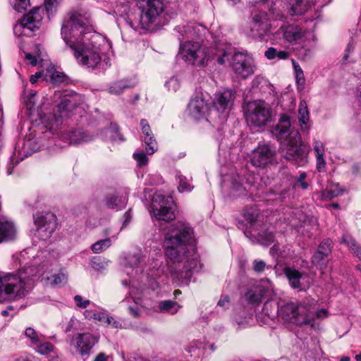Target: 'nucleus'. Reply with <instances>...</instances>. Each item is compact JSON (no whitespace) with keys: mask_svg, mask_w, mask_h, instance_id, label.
Here are the masks:
<instances>
[{"mask_svg":"<svg viewBox=\"0 0 361 361\" xmlns=\"http://www.w3.org/2000/svg\"><path fill=\"white\" fill-rule=\"evenodd\" d=\"M241 178L238 174L226 175L224 177V182H229L231 185V194L233 197H243L249 194L252 195H259L260 192H264V185L261 183H257L259 177L252 174H249L245 178Z\"/></svg>","mask_w":361,"mask_h":361,"instance_id":"obj_10","label":"nucleus"},{"mask_svg":"<svg viewBox=\"0 0 361 361\" xmlns=\"http://www.w3.org/2000/svg\"><path fill=\"white\" fill-rule=\"evenodd\" d=\"M39 148L38 145L33 139H26L24 140L23 145V156L27 157L31 155L34 152L37 151Z\"/></svg>","mask_w":361,"mask_h":361,"instance_id":"obj_47","label":"nucleus"},{"mask_svg":"<svg viewBox=\"0 0 361 361\" xmlns=\"http://www.w3.org/2000/svg\"><path fill=\"white\" fill-rule=\"evenodd\" d=\"M298 114L300 126L302 129H307V124L310 120V112L307 108V102L305 100L300 102Z\"/></svg>","mask_w":361,"mask_h":361,"instance_id":"obj_33","label":"nucleus"},{"mask_svg":"<svg viewBox=\"0 0 361 361\" xmlns=\"http://www.w3.org/2000/svg\"><path fill=\"white\" fill-rule=\"evenodd\" d=\"M65 43L73 51L78 63L88 68H95L99 64L103 56L111 49L109 41L97 32Z\"/></svg>","mask_w":361,"mask_h":361,"instance_id":"obj_3","label":"nucleus"},{"mask_svg":"<svg viewBox=\"0 0 361 361\" xmlns=\"http://www.w3.org/2000/svg\"><path fill=\"white\" fill-rule=\"evenodd\" d=\"M35 235L40 240L49 239L56 228V217L51 212H37L33 216Z\"/></svg>","mask_w":361,"mask_h":361,"instance_id":"obj_14","label":"nucleus"},{"mask_svg":"<svg viewBox=\"0 0 361 361\" xmlns=\"http://www.w3.org/2000/svg\"><path fill=\"white\" fill-rule=\"evenodd\" d=\"M292 64L294 69L296 83L298 86H300L302 88L305 82L303 71L302 70L298 63L296 62L294 59L292 60Z\"/></svg>","mask_w":361,"mask_h":361,"instance_id":"obj_46","label":"nucleus"},{"mask_svg":"<svg viewBox=\"0 0 361 361\" xmlns=\"http://www.w3.org/2000/svg\"><path fill=\"white\" fill-rule=\"evenodd\" d=\"M231 67L236 75L243 79L254 74L256 70V64L253 58L243 52L233 54Z\"/></svg>","mask_w":361,"mask_h":361,"instance_id":"obj_16","label":"nucleus"},{"mask_svg":"<svg viewBox=\"0 0 361 361\" xmlns=\"http://www.w3.org/2000/svg\"><path fill=\"white\" fill-rule=\"evenodd\" d=\"M264 294V289L262 287H257L255 289L249 290L245 293L246 300L252 305H258Z\"/></svg>","mask_w":361,"mask_h":361,"instance_id":"obj_36","label":"nucleus"},{"mask_svg":"<svg viewBox=\"0 0 361 361\" xmlns=\"http://www.w3.org/2000/svg\"><path fill=\"white\" fill-rule=\"evenodd\" d=\"M235 99V92L231 89L219 90L216 92L213 100V107L219 113L226 118L228 112L233 107Z\"/></svg>","mask_w":361,"mask_h":361,"instance_id":"obj_19","label":"nucleus"},{"mask_svg":"<svg viewBox=\"0 0 361 361\" xmlns=\"http://www.w3.org/2000/svg\"><path fill=\"white\" fill-rule=\"evenodd\" d=\"M272 133L280 142L286 159L301 166L307 163V152L302 143L299 132L291 128L289 116L283 114L281 116Z\"/></svg>","mask_w":361,"mask_h":361,"instance_id":"obj_5","label":"nucleus"},{"mask_svg":"<svg viewBox=\"0 0 361 361\" xmlns=\"http://www.w3.org/2000/svg\"><path fill=\"white\" fill-rule=\"evenodd\" d=\"M47 279L50 281V284L58 286L66 283L68 280V276L66 274L60 272L51 277H47Z\"/></svg>","mask_w":361,"mask_h":361,"instance_id":"obj_51","label":"nucleus"},{"mask_svg":"<svg viewBox=\"0 0 361 361\" xmlns=\"http://www.w3.org/2000/svg\"><path fill=\"white\" fill-rule=\"evenodd\" d=\"M230 299L227 295H222L217 302V307H221L223 310L228 309L230 307Z\"/></svg>","mask_w":361,"mask_h":361,"instance_id":"obj_63","label":"nucleus"},{"mask_svg":"<svg viewBox=\"0 0 361 361\" xmlns=\"http://www.w3.org/2000/svg\"><path fill=\"white\" fill-rule=\"evenodd\" d=\"M279 304L277 305L272 300H267L264 304L262 314L273 319L276 314H279Z\"/></svg>","mask_w":361,"mask_h":361,"instance_id":"obj_42","label":"nucleus"},{"mask_svg":"<svg viewBox=\"0 0 361 361\" xmlns=\"http://www.w3.org/2000/svg\"><path fill=\"white\" fill-rule=\"evenodd\" d=\"M306 177V173H301L300 176L297 178L295 182L294 183L293 188H301L302 190L307 189L308 188V183L305 181Z\"/></svg>","mask_w":361,"mask_h":361,"instance_id":"obj_60","label":"nucleus"},{"mask_svg":"<svg viewBox=\"0 0 361 361\" xmlns=\"http://www.w3.org/2000/svg\"><path fill=\"white\" fill-rule=\"evenodd\" d=\"M25 336L30 341L31 345H35L42 341V335L39 334L34 329L27 327L25 331Z\"/></svg>","mask_w":361,"mask_h":361,"instance_id":"obj_48","label":"nucleus"},{"mask_svg":"<svg viewBox=\"0 0 361 361\" xmlns=\"http://www.w3.org/2000/svg\"><path fill=\"white\" fill-rule=\"evenodd\" d=\"M310 303L312 304V307L314 311V320L315 318L322 319L324 318L327 317L328 316V312L324 309H320L315 310L314 306V301L312 300H310Z\"/></svg>","mask_w":361,"mask_h":361,"instance_id":"obj_61","label":"nucleus"},{"mask_svg":"<svg viewBox=\"0 0 361 361\" xmlns=\"http://www.w3.org/2000/svg\"><path fill=\"white\" fill-rule=\"evenodd\" d=\"M243 216L244 219L248 223L252 224L254 223L258 216L257 211L254 208H247L244 210Z\"/></svg>","mask_w":361,"mask_h":361,"instance_id":"obj_54","label":"nucleus"},{"mask_svg":"<svg viewBox=\"0 0 361 361\" xmlns=\"http://www.w3.org/2000/svg\"><path fill=\"white\" fill-rule=\"evenodd\" d=\"M326 257V255H323L322 252L317 250V252H315L312 256V262L315 266L319 267L321 269H322L324 267L326 266L327 262Z\"/></svg>","mask_w":361,"mask_h":361,"instance_id":"obj_52","label":"nucleus"},{"mask_svg":"<svg viewBox=\"0 0 361 361\" xmlns=\"http://www.w3.org/2000/svg\"><path fill=\"white\" fill-rule=\"evenodd\" d=\"M314 311L310 300L301 302L289 301L280 305L279 316L284 321L297 326L309 325L314 327Z\"/></svg>","mask_w":361,"mask_h":361,"instance_id":"obj_9","label":"nucleus"},{"mask_svg":"<svg viewBox=\"0 0 361 361\" xmlns=\"http://www.w3.org/2000/svg\"><path fill=\"white\" fill-rule=\"evenodd\" d=\"M203 30L201 26H194L192 25H187L186 26H178L176 30L178 32L184 39V36L187 38L197 37L200 35V29Z\"/></svg>","mask_w":361,"mask_h":361,"instance_id":"obj_34","label":"nucleus"},{"mask_svg":"<svg viewBox=\"0 0 361 361\" xmlns=\"http://www.w3.org/2000/svg\"><path fill=\"white\" fill-rule=\"evenodd\" d=\"M17 228L8 217H0V243L8 242L16 238Z\"/></svg>","mask_w":361,"mask_h":361,"instance_id":"obj_22","label":"nucleus"},{"mask_svg":"<svg viewBox=\"0 0 361 361\" xmlns=\"http://www.w3.org/2000/svg\"><path fill=\"white\" fill-rule=\"evenodd\" d=\"M157 308L161 313L174 315L182 308V305L171 300H164L158 302Z\"/></svg>","mask_w":361,"mask_h":361,"instance_id":"obj_28","label":"nucleus"},{"mask_svg":"<svg viewBox=\"0 0 361 361\" xmlns=\"http://www.w3.org/2000/svg\"><path fill=\"white\" fill-rule=\"evenodd\" d=\"M85 318L98 321L102 325L106 326L108 314L104 310L101 312L94 310H85L84 312Z\"/></svg>","mask_w":361,"mask_h":361,"instance_id":"obj_41","label":"nucleus"},{"mask_svg":"<svg viewBox=\"0 0 361 361\" xmlns=\"http://www.w3.org/2000/svg\"><path fill=\"white\" fill-rule=\"evenodd\" d=\"M332 241L330 239L323 240L319 247L318 250L322 252L323 255L328 256L331 252Z\"/></svg>","mask_w":361,"mask_h":361,"instance_id":"obj_58","label":"nucleus"},{"mask_svg":"<svg viewBox=\"0 0 361 361\" xmlns=\"http://www.w3.org/2000/svg\"><path fill=\"white\" fill-rule=\"evenodd\" d=\"M252 87L253 88H257L262 92L267 91H271L273 86L264 77L257 75L252 82Z\"/></svg>","mask_w":361,"mask_h":361,"instance_id":"obj_43","label":"nucleus"},{"mask_svg":"<svg viewBox=\"0 0 361 361\" xmlns=\"http://www.w3.org/2000/svg\"><path fill=\"white\" fill-rule=\"evenodd\" d=\"M35 51H37L36 55H34L31 53H27L25 54V60L27 61V62L29 64H30L33 66H36L38 63V61L39 59H42L41 56H40V46L39 45L36 46Z\"/></svg>","mask_w":361,"mask_h":361,"instance_id":"obj_56","label":"nucleus"},{"mask_svg":"<svg viewBox=\"0 0 361 361\" xmlns=\"http://www.w3.org/2000/svg\"><path fill=\"white\" fill-rule=\"evenodd\" d=\"M161 262L158 259L156 260L155 264L150 269L149 272L147 273V275L152 277H157L160 275L159 268L161 267Z\"/></svg>","mask_w":361,"mask_h":361,"instance_id":"obj_62","label":"nucleus"},{"mask_svg":"<svg viewBox=\"0 0 361 361\" xmlns=\"http://www.w3.org/2000/svg\"><path fill=\"white\" fill-rule=\"evenodd\" d=\"M344 190L338 183H330L325 190L322 192L323 200H331L343 195Z\"/></svg>","mask_w":361,"mask_h":361,"instance_id":"obj_32","label":"nucleus"},{"mask_svg":"<svg viewBox=\"0 0 361 361\" xmlns=\"http://www.w3.org/2000/svg\"><path fill=\"white\" fill-rule=\"evenodd\" d=\"M231 44L219 43L209 47L202 46L198 42L186 41L180 44V55L189 64L206 66L213 61L224 64L233 54Z\"/></svg>","mask_w":361,"mask_h":361,"instance_id":"obj_4","label":"nucleus"},{"mask_svg":"<svg viewBox=\"0 0 361 361\" xmlns=\"http://www.w3.org/2000/svg\"><path fill=\"white\" fill-rule=\"evenodd\" d=\"M45 78L54 85H60L67 83L66 76L61 72L57 71L54 67L47 69Z\"/></svg>","mask_w":361,"mask_h":361,"instance_id":"obj_30","label":"nucleus"},{"mask_svg":"<svg viewBox=\"0 0 361 361\" xmlns=\"http://www.w3.org/2000/svg\"><path fill=\"white\" fill-rule=\"evenodd\" d=\"M244 233L252 241L255 240L256 242L266 246L269 245L274 240L273 233L271 231L264 230V228H262L260 231H258L255 228H252L250 230H246Z\"/></svg>","mask_w":361,"mask_h":361,"instance_id":"obj_25","label":"nucleus"},{"mask_svg":"<svg viewBox=\"0 0 361 361\" xmlns=\"http://www.w3.org/2000/svg\"><path fill=\"white\" fill-rule=\"evenodd\" d=\"M307 10V4L303 0H286L287 15L298 16L303 15Z\"/></svg>","mask_w":361,"mask_h":361,"instance_id":"obj_26","label":"nucleus"},{"mask_svg":"<svg viewBox=\"0 0 361 361\" xmlns=\"http://www.w3.org/2000/svg\"><path fill=\"white\" fill-rule=\"evenodd\" d=\"M283 273L293 289L302 290L306 286L305 279L307 278L306 274L290 266H285L283 268Z\"/></svg>","mask_w":361,"mask_h":361,"instance_id":"obj_21","label":"nucleus"},{"mask_svg":"<svg viewBox=\"0 0 361 361\" xmlns=\"http://www.w3.org/2000/svg\"><path fill=\"white\" fill-rule=\"evenodd\" d=\"M94 30L91 15L84 8L71 11L62 23L61 35L64 42L73 39L83 37L87 33L92 35Z\"/></svg>","mask_w":361,"mask_h":361,"instance_id":"obj_8","label":"nucleus"},{"mask_svg":"<svg viewBox=\"0 0 361 361\" xmlns=\"http://www.w3.org/2000/svg\"><path fill=\"white\" fill-rule=\"evenodd\" d=\"M138 23L142 30L154 32L166 25L176 15L162 0H142L139 5Z\"/></svg>","mask_w":361,"mask_h":361,"instance_id":"obj_7","label":"nucleus"},{"mask_svg":"<svg viewBox=\"0 0 361 361\" xmlns=\"http://www.w3.org/2000/svg\"><path fill=\"white\" fill-rule=\"evenodd\" d=\"M271 28L268 13L259 6H255L247 23L246 34L252 38L262 40L270 35Z\"/></svg>","mask_w":361,"mask_h":361,"instance_id":"obj_11","label":"nucleus"},{"mask_svg":"<svg viewBox=\"0 0 361 361\" xmlns=\"http://www.w3.org/2000/svg\"><path fill=\"white\" fill-rule=\"evenodd\" d=\"M165 87L169 91L176 92L180 87V81L176 77H172L165 82Z\"/></svg>","mask_w":361,"mask_h":361,"instance_id":"obj_59","label":"nucleus"},{"mask_svg":"<svg viewBox=\"0 0 361 361\" xmlns=\"http://www.w3.org/2000/svg\"><path fill=\"white\" fill-rule=\"evenodd\" d=\"M142 140L145 145L146 152L148 154H153L158 149L157 142L152 132L151 128L147 120L142 119L140 121Z\"/></svg>","mask_w":361,"mask_h":361,"instance_id":"obj_23","label":"nucleus"},{"mask_svg":"<svg viewBox=\"0 0 361 361\" xmlns=\"http://www.w3.org/2000/svg\"><path fill=\"white\" fill-rule=\"evenodd\" d=\"M209 97L206 92H197L192 98L188 106V115L192 118L199 121L205 118L209 109Z\"/></svg>","mask_w":361,"mask_h":361,"instance_id":"obj_17","label":"nucleus"},{"mask_svg":"<svg viewBox=\"0 0 361 361\" xmlns=\"http://www.w3.org/2000/svg\"><path fill=\"white\" fill-rule=\"evenodd\" d=\"M133 290L129 293L128 296L123 300V302H126L128 305V309L131 315L133 317H138L140 314V310L138 305H141L140 299L132 296Z\"/></svg>","mask_w":361,"mask_h":361,"instance_id":"obj_37","label":"nucleus"},{"mask_svg":"<svg viewBox=\"0 0 361 361\" xmlns=\"http://www.w3.org/2000/svg\"><path fill=\"white\" fill-rule=\"evenodd\" d=\"M305 31L298 25H282L275 32L277 37H282L283 39L291 44L299 42L305 36Z\"/></svg>","mask_w":361,"mask_h":361,"instance_id":"obj_20","label":"nucleus"},{"mask_svg":"<svg viewBox=\"0 0 361 361\" xmlns=\"http://www.w3.org/2000/svg\"><path fill=\"white\" fill-rule=\"evenodd\" d=\"M251 164L260 169H265L277 163L276 151L269 144L259 145L250 154Z\"/></svg>","mask_w":361,"mask_h":361,"instance_id":"obj_15","label":"nucleus"},{"mask_svg":"<svg viewBox=\"0 0 361 361\" xmlns=\"http://www.w3.org/2000/svg\"><path fill=\"white\" fill-rule=\"evenodd\" d=\"M166 257L175 267L169 266V271L178 280L188 282L192 271H198L202 266L194 245L193 231L187 224L178 222L169 228L164 241Z\"/></svg>","mask_w":361,"mask_h":361,"instance_id":"obj_1","label":"nucleus"},{"mask_svg":"<svg viewBox=\"0 0 361 361\" xmlns=\"http://www.w3.org/2000/svg\"><path fill=\"white\" fill-rule=\"evenodd\" d=\"M252 318V314L245 310H236L233 317V323L238 328H245L249 325Z\"/></svg>","mask_w":361,"mask_h":361,"instance_id":"obj_29","label":"nucleus"},{"mask_svg":"<svg viewBox=\"0 0 361 361\" xmlns=\"http://www.w3.org/2000/svg\"><path fill=\"white\" fill-rule=\"evenodd\" d=\"M134 159L136 161L137 166H142L148 164V158L145 153L141 149H137L133 155Z\"/></svg>","mask_w":361,"mask_h":361,"instance_id":"obj_53","label":"nucleus"},{"mask_svg":"<svg viewBox=\"0 0 361 361\" xmlns=\"http://www.w3.org/2000/svg\"><path fill=\"white\" fill-rule=\"evenodd\" d=\"M41 275L39 269L33 266L19 270L17 274L0 275V302L24 296L31 288L34 278Z\"/></svg>","mask_w":361,"mask_h":361,"instance_id":"obj_6","label":"nucleus"},{"mask_svg":"<svg viewBox=\"0 0 361 361\" xmlns=\"http://www.w3.org/2000/svg\"><path fill=\"white\" fill-rule=\"evenodd\" d=\"M267 5L269 7V9L272 13L275 16L276 20H282L286 18V16L284 13H276L274 11L272 8L273 4H274V0H261V1L258 4L259 6L260 5Z\"/></svg>","mask_w":361,"mask_h":361,"instance_id":"obj_57","label":"nucleus"},{"mask_svg":"<svg viewBox=\"0 0 361 361\" xmlns=\"http://www.w3.org/2000/svg\"><path fill=\"white\" fill-rule=\"evenodd\" d=\"M175 177L178 184V190L179 192H190L193 189V186L190 183V180L182 175L180 171L176 172Z\"/></svg>","mask_w":361,"mask_h":361,"instance_id":"obj_40","label":"nucleus"},{"mask_svg":"<svg viewBox=\"0 0 361 361\" xmlns=\"http://www.w3.org/2000/svg\"><path fill=\"white\" fill-rule=\"evenodd\" d=\"M290 53L286 50H280L275 47H269L264 53V56L269 60L277 59L286 60L290 56Z\"/></svg>","mask_w":361,"mask_h":361,"instance_id":"obj_38","label":"nucleus"},{"mask_svg":"<svg viewBox=\"0 0 361 361\" xmlns=\"http://www.w3.org/2000/svg\"><path fill=\"white\" fill-rule=\"evenodd\" d=\"M78 97L76 94H65L57 105L56 111L59 114L54 113L40 115L41 123L46 129L52 132L53 135H57L65 142L72 145H80L92 140V135L82 129H68L63 124V119L68 118L76 106Z\"/></svg>","mask_w":361,"mask_h":361,"instance_id":"obj_2","label":"nucleus"},{"mask_svg":"<svg viewBox=\"0 0 361 361\" xmlns=\"http://www.w3.org/2000/svg\"><path fill=\"white\" fill-rule=\"evenodd\" d=\"M111 245L112 241L110 238L99 240L92 245V250L96 254L101 253L110 247Z\"/></svg>","mask_w":361,"mask_h":361,"instance_id":"obj_45","label":"nucleus"},{"mask_svg":"<svg viewBox=\"0 0 361 361\" xmlns=\"http://www.w3.org/2000/svg\"><path fill=\"white\" fill-rule=\"evenodd\" d=\"M245 116L248 125L255 127L264 126L271 121V107L264 100L250 102L245 106Z\"/></svg>","mask_w":361,"mask_h":361,"instance_id":"obj_12","label":"nucleus"},{"mask_svg":"<svg viewBox=\"0 0 361 361\" xmlns=\"http://www.w3.org/2000/svg\"><path fill=\"white\" fill-rule=\"evenodd\" d=\"M105 133L106 134V137H109L112 140H123L116 124H111L110 127L105 130Z\"/></svg>","mask_w":361,"mask_h":361,"instance_id":"obj_50","label":"nucleus"},{"mask_svg":"<svg viewBox=\"0 0 361 361\" xmlns=\"http://www.w3.org/2000/svg\"><path fill=\"white\" fill-rule=\"evenodd\" d=\"M152 214L157 220L173 221L175 217V206L171 197H165L161 193H156L152 197Z\"/></svg>","mask_w":361,"mask_h":361,"instance_id":"obj_13","label":"nucleus"},{"mask_svg":"<svg viewBox=\"0 0 361 361\" xmlns=\"http://www.w3.org/2000/svg\"><path fill=\"white\" fill-rule=\"evenodd\" d=\"M129 266H126L125 271L130 278L134 277L135 274L139 271L138 265L141 264V255L140 253L135 254L128 257Z\"/></svg>","mask_w":361,"mask_h":361,"instance_id":"obj_35","label":"nucleus"},{"mask_svg":"<svg viewBox=\"0 0 361 361\" xmlns=\"http://www.w3.org/2000/svg\"><path fill=\"white\" fill-rule=\"evenodd\" d=\"M313 148L315 152L317 169L319 172L324 171L326 166V162L324 158L325 146L321 141L314 140Z\"/></svg>","mask_w":361,"mask_h":361,"instance_id":"obj_27","label":"nucleus"},{"mask_svg":"<svg viewBox=\"0 0 361 361\" xmlns=\"http://www.w3.org/2000/svg\"><path fill=\"white\" fill-rule=\"evenodd\" d=\"M54 349V345L50 342L38 343L35 345V350L41 355H47L53 352Z\"/></svg>","mask_w":361,"mask_h":361,"instance_id":"obj_49","label":"nucleus"},{"mask_svg":"<svg viewBox=\"0 0 361 361\" xmlns=\"http://www.w3.org/2000/svg\"><path fill=\"white\" fill-rule=\"evenodd\" d=\"M134 85L128 80H118L114 82L109 87V93L112 94H120L126 88L132 87Z\"/></svg>","mask_w":361,"mask_h":361,"instance_id":"obj_44","label":"nucleus"},{"mask_svg":"<svg viewBox=\"0 0 361 361\" xmlns=\"http://www.w3.org/2000/svg\"><path fill=\"white\" fill-rule=\"evenodd\" d=\"M61 0H44V7L49 15L54 14L60 5Z\"/></svg>","mask_w":361,"mask_h":361,"instance_id":"obj_55","label":"nucleus"},{"mask_svg":"<svg viewBox=\"0 0 361 361\" xmlns=\"http://www.w3.org/2000/svg\"><path fill=\"white\" fill-rule=\"evenodd\" d=\"M127 203V197L124 195H109L106 197V206L113 209H121Z\"/></svg>","mask_w":361,"mask_h":361,"instance_id":"obj_31","label":"nucleus"},{"mask_svg":"<svg viewBox=\"0 0 361 361\" xmlns=\"http://www.w3.org/2000/svg\"><path fill=\"white\" fill-rule=\"evenodd\" d=\"M99 337L91 333H77L71 340V345L82 356L90 355L92 349L98 343Z\"/></svg>","mask_w":361,"mask_h":361,"instance_id":"obj_18","label":"nucleus"},{"mask_svg":"<svg viewBox=\"0 0 361 361\" xmlns=\"http://www.w3.org/2000/svg\"><path fill=\"white\" fill-rule=\"evenodd\" d=\"M341 243L346 244L352 250L354 255L361 260V246L357 245L350 235L344 234L341 239ZM358 266H361V264H358L357 267Z\"/></svg>","mask_w":361,"mask_h":361,"instance_id":"obj_39","label":"nucleus"},{"mask_svg":"<svg viewBox=\"0 0 361 361\" xmlns=\"http://www.w3.org/2000/svg\"><path fill=\"white\" fill-rule=\"evenodd\" d=\"M42 20L40 8H35L23 18L19 27L33 31L38 28Z\"/></svg>","mask_w":361,"mask_h":361,"instance_id":"obj_24","label":"nucleus"},{"mask_svg":"<svg viewBox=\"0 0 361 361\" xmlns=\"http://www.w3.org/2000/svg\"><path fill=\"white\" fill-rule=\"evenodd\" d=\"M29 1L30 0H16L14 8L18 12H22L27 6V5L29 4Z\"/></svg>","mask_w":361,"mask_h":361,"instance_id":"obj_64","label":"nucleus"}]
</instances>
